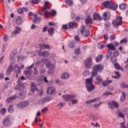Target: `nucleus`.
Listing matches in <instances>:
<instances>
[{"mask_svg":"<svg viewBox=\"0 0 128 128\" xmlns=\"http://www.w3.org/2000/svg\"><path fill=\"white\" fill-rule=\"evenodd\" d=\"M96 76V66H94L93 67V70L92 72V77L90 78H86L85 80L86 88L87 89L88 92H92L96 86L92 84V78Z\"/></svg>","mask_w":128,"mask_h":128,"instance_id":"obj_1","label":"nucleus"},{"mask_svg":"<svg viewBox=\"0 0 128 128\" xmlns=\"http://www.w3.org/2000/svg\"><path fill=\"white\" fill-rule=\"evenodd\" d=\"M49 4L50 3L48 1L45 2L44 7L42 8V10L44 12V16L46 18H48V16H50V14H51L52 16H54L56 14V12L54 10H51L50 13L48 12V10H50V7L48 6Z\"/></svg>","mask_w":128,"mask_h":128,"instance_id":"obj_2","label":"nucleus"},{"mask_svg":"<svg viewBox=\"0 0 128 128\" xmlns=\"http://www.w3.org/2000/svg\"><path fill=\"white\" fill-rule=\"evenodd\" d=\"M63 100H64L70 101L72 100V104H78V100L74 99L76 98V95L74 94H66L62 96Z\"/></svg>","mask_w":128,"mask_h":128,"instance_id":"obj_3","label":"nucleus"},{"mask_svg":"<svg viewBox=\"0 0 128 128\" xmlns=\"http://www.w3.org/2000/svg\"><path fill=\"white\" fill-rule=\"evenodd\" d=\"M112 24L114 28H118V26L122 24V18L120 16H116V20L112 21Z\"/></svg>","mask_w":128,"mask_h":128,"instance_id":"obj_4","label":"nucleus"},{"mask_svg":"<svg viewBox=\"0 0 128 128\" xmlns=\"http://www.w3.org/2000/svg\"><path fill=\"white\" fill-rule=\"evenodd\" d=\"M86 104L87 105L90 104L93 106V108H96V98L86 101Z\"/></svg>","mask_w":128,"mask_h":128,"instance_id":"obj_5","label":"nucleus"},{"mask_svg":"<svg viewBox=\"0 0 128 128\" xmlns=\"http://www.w3.org/2000/svg\"><path fill=\"white\" fill-rule=\"evenodd\" d=\"M28 16H33L34 18V20H33V22L34 24H36V22H40V20H42V19L40 18H38L37 14H32V12H30L28 14Z\"/></svg>","mask_w":128,"mask_h":128,"instance_id":"obj_6","label":"nucleus"},{"mask_svg":"<svg viewBox=\"0 0 128 128\" xmlns=\"http://www.w3.org/2000/svg\"><path fill=\"white\" fill-rule=\"evenodd\" d=\"M86 26H82V28L80 29V32L83 34L84 36H85L86 38L88 36H90V30H88V29H86Z\"/></svg>","mask_w":128,"mask_h":128,"instance_id":"obj_7","label":"nucleus"},{"mask_svg":"<svg viewBox=\"0 0 128 128\" xmlns=\"http://www.w3.org/2000/svg\"><path fill=\"white\" fill-rule=\"evenodd\" d=\"M92 66V58H89L85 60L84 66L86 68H90Z\"/></svg>","mask_w":128,"mask_h":128,"instance_id":"obj_8","label":"nucleus"},{"mask_svg":"<svg viewBox=\"0 0 128 128\" xmlns=\"http://www.w3.org/2000/svg\"><path fill=\"white\" fill-rule=\"evenodd\" d=\"M108 106L111 110H114V108H118L120 106V105H118V104L114 101H111L110 102H108Z\"/></svg>","mask_w":128,"mask_h":128,"instance_id":"obj_9","label":"nucleus"},{"mask_svg":"<svg viewBox=\"0 0 128 128\" xmlns=\"http://www.w3.org/2000/svg\"><path fill=\"white\" fill-rule=\"evenodd\" d=\"M31 90L32 92H34L36 90L40 93V96H42L44 94V92L42 90H40V91L38 90V88H36V86H34V84L32 83L31 85Z\"/></svg>","mask_w":128,"mask_h":128,"instance_id":"obj_10","label":"nucleus"},{"mask_svg":"<svg viewBox=\"0 0 128 128\" xmlns=\"http://www.w3.org/2000/svg\"><path fill=\"white\" fill-rule=\"evenodd\" d=\"M4 126H10L12 124V122H10V118L8 116L6 117L4 119L3 122H2Z\"/></svg>","mask_w":128,"mask_h":128,"instance_id":"obj_11","label":"nucleus"},{"mask_svg":"<svg viewBox=\"0 0 128 128\" xmlns=\"http://www.w3.org/2000/svg\"><path fill=\"white\" fill-rule=\"evenodd\" d=\"M20 32H22V29L20 28V27H16L15 30L12 32L11 36H16V34H20Z\"/></svg>","mask_w":128,"mask_h":128,"instance_id":"obj_12","label":"nucleus"},{"mask_svg":"<svg viewBox=\"0 0 128 128\" xmlns=\"http://www.w3.org/2000/svg\"><path fill=\"white\" fill-rule=\"evenodd\" d=\"M23 88H24V84L22 82L18 83V82H17V85L15 86L14 90H23Z\"/></svg>","mask_w":128,"mask_h":128,"instance_id":"obj_13","label":"nucleus"},{"mask_svg":"<svg viewBox=\"0 0 128 128\" xmlns=\"http://www.w3.org/2000/svg\"><path fill=\"white\" fill-rule=\"evenodd\" d=\"M26 106H28V101L20 102L18 104V108H26Z\"/></svg>","mask_w":128,"mask_h":128,"instance_id":"obj_14","label":"nucleus"},{"mask_svg":"<svg viewBox=\"0 0 128 128\" xmlns=\"http://www.w3.org/2000/svg\"><path fill=\"white\" fill-rule=\"evenodd\" d=\"M46 68H50V70L48 72V73H52L54 72L53 68H54V64H52L50 62H48V64H46Z\"/></svg>","mask_w":128,"mask_h":128,"instance_id":"obj_15","label":"nucleus"},{"mask_svg":"<svg viewBox=\"0 0 128 128\" xmlns=\"http://www.w3.org/2000/svg\"><path fill=\"white\" fill-rule=\"evenodd\" d=\"M13 70H14V64H10L6 70V74H12V72Z\"/></svg>","mask_w":128,"mask_h":128,"instance_id":"obj_16","label":"nucleus"},{"mask_svg":"<svg viewBox=\"0 0 128 128\" xmlns=\"http://www.w3.org/2000/svg\"><path fill=\"white\" fill-rule=\"evenodd\" d=\"M102 4L104 8H108L110 10V6H112V2L109 1H106L103 2Z\"/></svg>","mask_w":128,"mask_h":128,"instance_id":"obj_17","label":"nucleus"},{"mask_svg":"<svg viewBox=\"0 0 128 128\" xmlns=\"http://www.w3.org/2000/svg\"><path fill=\"white\" fill-rule=\"evenodd\" d=\"M56 92V88L54 87H49L47 90V92L48 94H52Z\"/></svg>","mask_w":128,"mask_h":128,"instance_id":"obj_18","label":"nucleus"},{"mask_svg":"<svg viewBox=\"0 0 128 128\" xmlns=\"http://www.w3.org/2000/svg\"><path fill=\"white\" fill-rule=\"evenodd\" d=\"M38 80L40 82H44L46 83L48 82V80L46 76H40L38 78Z\"/></svg>","mask_w":128,"mask_h":128,"instance_id":"obj_19","label":"nucleus"},{"mask_svg":"<svg viewBox=\"0 0 128 128\" xmlns=\"http://www.w3.org/2000/svg\"><path fill=\"white\" fill-rule=\"evenodd\" d=\"M118 7V6L117 4L112 2L109 10H116Z\"/></svg>","mask_w":128,"mask_h":128,"instance_id":"obj_20","label":"nucleus"},{"mask_svg":"<svg viewBox=\"0 0 128 128\" xmlns=\"http://www.w3.org/2000/svg\"><path fill=\"white\" fill-rule=\"evenodd\" d=\"M86 24H92V16L88 15L86 18L85 20Z\"/></svg>","mask_w":128,"mask_h":128,"instance_id":"obj_21","label":"nucleus"},{"mask_svg":"<svg viewBox=\"0 0 128 128\" xmlns=\"http://www.w3.org/2000/svg\"><path fill=\"white\" fill-rule=\"evenodd\" d=\"M106 46L108 48V50H116V47L112 44H107Z\"/></svg>","mask_w":128,"mask_h":128,"instance_id":"obj_22","label":"nucleus"},{"mask_svg":"<svg viewBox=\"0 0 128 128\" xmlns=\"http://www.w3.org/2000/svg\"><path fill=\"white\" fill-rule=\"evenodd\" d=\"M110 16V14L108 12H105L103 14V19L104 20H110V18L108 17Z\"/></svg>","mask_w":128,"mask_h":128,"instance_id":"obj_23","label":"nucleus"},{"mask_svg":"<svg viewBox=\"0 0 128 128\" xmlns=\"http://www.w3.org/2000/svg\"><path fill=\"white\" fill-rule=\"evenodd\" d=\"M16 99V95H14L12 97L8 98L6 100V102H10Z\"/></svg>","mask_w":128,"mask_h":128,"instance_id":"obj_24","label":"nucleus"},{"mask_svg":"<svg viewBox=\"0 0 128 128\" xmlns=\"http://www.w3.org/2000/svg\"><path fill=\"white\" fill-rule=\"evenodd\" d=\"M104 66L102 64H98L96 66V72H102V70L104 68Z\"/></svg>","mask_w":128,"mask_h":128,"instance_id":"obj_25","label":"nucleus"},{"mask_svg":"<svg viewBox=\"0 0 128 128\" xmlns=\"http://www.w3.org/2000/svg\"><path fill=\"white\" fill-rule=\"evenodd\" d=\"M16 24H22V18L18 16L17 18H16Z\"/></svg>","mask_w":128,"mask_h":128,"instance_id":"obj_26","label":"nucleus"},{"mask_svg":"<svg viewBox=\"0 0 128 128\" xmlns=\"http://www.w3.org/2000/svg\"><path fill=\"white\" fill-rule=\"evenodd\" d=\"M112 80H106L103 82H102V84L103 86H108L110 84H112Z\"/></svg>","mask_w":128,"mask_h":128,"instance_id":"obj_27","label":"nucleus"},{"mask_svg":"<svg viewBox=\"0 0 128 128\" xmlns=\"http://www.w3.org/2000/svg\"><path fill=\"white\" fill-rule=\"evenodd\" d=\"M69 77H70V74H68V73L64 72L62 74L61 78H62V80H66V78H69Z\"/></svg>","mask_w":128,"mask_h":128,"instance_id":"obj_28","label":"nucleus"},{"mask_svg":"<svg viewBox=\"0 0 128 128\" xmlns=\"http://www.w3.org/2000/svg\"><path fill=\"white\" fill-rule=\"evenodd\" d=\"M40 48H46L47 50H50V46L48 44H40Z\"/></svg>","mask_w":128,"mask_h":128,"instance_id":"obj_29","label":"nucleus"},{"mask_svg":"<svg viewBox=\"0 0 128 128\" xmlns=\"http://www.w3.org/2000/svg\"><path fill=\"white\" fill-rule=\"evenodd\" d=\"M41 62H42V66H44V64H48V58H43L41 60Z\"/></svg>","mask_w":128,"mask_h":128,"instance_id":"obj_30","label":"nucleus"},{"mask_svg":"<svg viewBox=\"0 0 128 128\" xmlns=\"http://www.w3.org/2000/svg\"><path fill=\"white\" fill-rule=\"evenodd\" d=\"M68 26L69 28H74L76 26V22H71L69 23Z\"/></svg>","mask_w":128,"mask_h":128,"instance_id":"obj_31","label":"nucleus"},{"mask_svg":"<svg viewBox=\"0 0 128 128\" xmlns=\"http://www.w3.org/2000/svg\"><path fill=\"white\" fill-rule=\"evenodd\" d=\"M24 74H26L27 78H28V76H30V74H32V70H28L24 72Z\"/></svg>","mask_w":128,"mask_h":128,"instance_id":"obj_32","label":"nucleus"},{"mask_svg":"<svg viewBox=\"0 0 128 128\" xmlns=\"http://www.w3.org/2000/svg\"><path fill=\"white\" fill-rule=\"evenodd\" d=\"M98 48L100 50H102V48H104L105 46H104V44H102V42H100L98 44Z\"/></svg>","mask_w":128,"mask_h":128,"instance_id":"obj_33","label":"nucleus"},{"mask_svg":"<svg viewBox=\"0 0 128 128\" xmlns=\"http://www.w3.org/2000/svg\"><path fill=\"white\" fill-rule=\"evenodd\" d=\"M14 70L17 72L18 74H20V72H22V70H20V68L19 66H18V65L14 66Z\"/></svg>","mask_w":128,"mask_h":128,"instance_id":"obj_34","label":"nucleus"},{"mask_svg":"<svg viewBox=\"0 0 128 128\" xmlns=\"http://www.w3.org/2000/svg\"><path fill=\"white\" fill-rule=\"evenodd\" d=\"M48 32L50 36H52V34H54V29L53 28H50L48 29Z\"/></svg>","mask_w":128,"mask_h":128,"instance_id":"obj_35","label":"nucleus"},{"mask_svg":"<svg viewBox=\"0 0 128 128\" xmlns=\"http://www.w3.org/2000/svg\"><path fill=\"white\" fill-rule=\"evenodd\" d=\"M102 54H101L97 56L96 62H102Z\"/></svg>","mask_w":128,"mask_h":128,"instance_id":"obj_36","label":"nucleus"},{"mask_svg":"<svg viewBox=\"0 0 128 128\" xmlns=\"http://www.w3.org/2000/svg\"><path fill=\"white\" fill-rule=\"evenodd\" d=\"M115 76H112L114 78H119L120 76V72H115Z\"/></svg>","mask_w":128,"mask_h":128,"instance_id":"obj_37","label":"nucleus"},{"mask_svg":"<svg viewBox=\"0 0 128 128\" xmlns=\"http://www.w3.org/2000/svg\"><path fill=\"white\" fill-rule=\"evenodd\" d=\"M124 100H126V92H122V96H121L120 100L121 102L124 101Z\"/></svg>","mask_w":128,"mask_h":128,"instance_id":"obj_38","label":"nucleus"},{"mask_svg":"<svg viewBox=\"0 0 128 128\" xmlns=\"http://www.w3.org/2000/svg\"><path fill=\"white\" fill-rule=\"evenodd\" d=\"M119 8L120 10H126V5L124 4H122L120 5Z\"/></svg>","mask_w":128,"mask_h":128,"instance_id":"obj_39","label":"nucleus"},{"mask_svg":"<svg viewBox=\"0 0 128 128\" xmlns=\"http://www.w3.org/2000/svg\"><path fill=\"white\" fill-rule=\"evenodd\" d=\"M26 80V77L22 76L18 80V84H20V82H22V80Z\"/></svg>","mask_w":128,"mask_h":128,"instance_id":"obj_40","label":"nucleus"},{"mask_svg":"<svg viewBox=\"0 0 128 128\" xmlns=\"http://www.w3.org/2000/svg\"><path fill=\"white\" fill-rule=\"evenodd\" d=\"M66 2L68 6H72V0H66Z\"/></svg>","mask_w":128,"mask_h":128,"instance_id":"obj_41","label":"nucleus"},{"mask_svg":"<svg viewBox=\"0 0 128 128\" xmlns=\"http://www.w3.org/2000/svg\"><path fill=\"white\" fill-rule=\"evenodd\" d=\"M96 80H97V84H100L102 82V80L100 78V76H97Z\"/></svg>","mask_w":128,"mask_h":128,"instance_id":"obj_42","label":"nucleus"},{"mask_svg":"<svg viewBox=\"0 0 128 128\" xmlns=\"http://www.w3.org/2000/svg\"><path fill=\"white\" fill-rule=\"evenodd\" d=\"M40 2V0H31L30 2L32 4H38Z\"/></svg>","mask_w":128,"mask_h":128,"instance_id":"obj_43","label":"nucleus"},{"mask_svg":"<svg viewBox=\"0 0 128 128\" xmlns=\"http://www.w3.org/2000/svg\"><path fill=\"white\" fill-rule=\"evenodd\" d=\"M45 102H46V101L44 100V98H42V100H40L38 102L39 104H41L42 106V104H44Z\"/></svg>","mask_w":128,"mask_h":128,"instance_id":"obj_44","label":"nucleus"},{"mask_svg":"<svg viewBox=\"0 0 128 128\" xmlns=\"http://www.w3.org/2000/svg\"><path fill=\"white\" fill-rule=\"evenodd\" d=\"M44 100H45V102H50V100H52V98L46 97V98H44Z\"/></svg>","mask_w":128,"mask_h":128,"instance_id":"obj_45","label":"nucleus"},{"mask_svg":"<svg viewBox=\"0 0 128 128\" xmlns=\"http://www.w3.org/2000/svg\"><path fill=\"white\" fill-rule=\"evenodd\" d=\"M14 56H16V54L14 52H12L10 54V60H12L14 59Z\"/></svg>","mask_w":128,"mask_h":128,"instance_id":"obj_46","label":"nucleus"},{"mask_svg":"<svg viewBox=\"0 0 128 128\" xmlns=\"http://www.w3.org/2000/svg\"><path fill=\"white\" fill-rule=\"evenodd\" d=\"M120 87L122 88H128V84H126L124 83H122L121 84H120Z\"/></svg>","mask_w":128,"mask_h":128,"instance_id":"obj_47","label":"nucleus"},{"mask_svg":"<svg viewBox=\"0 0 128 128\" xmlns=\"http://www.w3.org/2000/svg\"><path fill=\"white\" fill-rule=\"evenodd\" d=\"M74 53L76 54H80V49L78 48L77 49L75 50Z\"/></svg>","mask_w":128,"mask_h":128,"instance_id":"obj_48","label":"nucleus"},{"mask_svg":"<svg viewBox=\"0 0 128 128\" xmlns=\"http://www.w3.org/2000/svg\"><path fill=\"white\" fill-rule=\"evenodd\" d=\"M114 66L116 70H120V64H114Z\"/></svg>","mask_w":128,"mask_h":128,"instance_id":"obj_49","label":"nucleus"},{"mask_svg":"<svg viewBox=\"0 0 128 128\" xmlns=\"http://www.w3.org/2000/svg\"><path fill=\"white\" fill-rule=\"evenodd\" d=\"M111 60L112 63L116 62V56H112L111 57Z\"/></svg>","mask_w":128,"mask_h":128,"instance_id":"obj_50","label":"nucleus"},{"mask_svg":"<svg viewBox=\"0 0 128 128\" xmlns=\"http://www.w3.org/2000/svg\"><path fill=\"white\" fill-rule=\"evenodd\" d=\"M50 53L48 52L45 51L43 52V56L47 57L48 56Z\"/></svg>","mask_w":128,"mask_h":128,"instance_id":"obj_51","label":"nucleus"},{"mask_svg":"<svg viewBox=\"0 0 128 128\" xmlns=\"http://www.w3.org/2000/svg\"><path fill=\"white\" fill-rule=\"evenodd\" d=\"M8 110L9 112H14V108H12V106H9Z\"/></svg>","mask_w":128,"mask_h":128,"instance_id":"obj_52","label":"nucleus"},{"mask_svg":"<svg viewBox=\"0 0 128 128\" xmlns=\"http://www.w3.org/2000/svg\"><path fill=\"white\" fill-rule=\"evenodd\" d=\"M126 42H128V40H126V38L122 39L120 42V44H126Z\"/></svg>","mask_w":128,"mask_h":128,"instance_id":"obj_53","label":"nucleus"},{"mask_svg":"<svg viewBox=\"0 0 128 128\" xmlns=\"http://www.w3.org/2000/svg\"><path fill=\"white\" fill-rule=\"evenodd\" d=\"M6 44H2V52H6Z\"/></svg>","mask_w":128,"mask_h":128,"instance_id":"obj_54","label":"nucleus"},{"mask_svg":"<svg viewBox=\"0 0 128 128\" xmlns=\"http://www.w3.org/2000/svg\"><path fill=\"white\" fill-rule=\"evenodd\" d=\"M48 110V108L46 107L45 108L42 109V114H44L45 112H46Z\"/></svg>","mask_w":128,"mask_h":128,"instance_id":"obj_55","label":"nucleus"},{"mask_svg":"<svg viewBox=\"0 0 128 128\" xmlns=\"http://www.w3.org/2000/svg\"><path fill=\"white\" fill-rule=\"evenodd\" d=\"M42 66V61L38 60L36 62V66Z\"/></svg>","mask_w":128,"mask_h":128,"instance_id":"obj_56","label":"nucleus"},{"mask_svg":"<svg viewBox=\"0 0 128 128\" xmlns=\"http://www.w3.org/2000/svg\"><path fill=\"white\" fill-rule=\"evenodd\" d=\"M18 14H22L24 12V9L23 8H19L18 10Z\"/></svg>","mask_w":128,"mask_h":128,"instance_id":"obj_57","label":"nucleus"},{"mask_svg":"<svg viewBox=\"0 0 128 128\" xmlns=\"http://www.w3.org/2000/svg\"><path fill=\"white\" fill-rule=\"evenodd\" d=\"M90 74V72L88 70H86L84 72H83V75L84 76H86Z\"/></svg>","mask_w":128,"mask_h":128,"instance_id":"obj_58","label":"nucleus"},{"mask_svg":"<svg viewBox=\"0 0 128 128\" xmlns=\"http://www.w3.org/2000/svg\"><path fill=\"white\" fill-rule=\"evenodd\" d=\"M18 60H24L26 58V57H24V56H18Z\"/></svg>","mask_w":128,"mask_h":128,"instance_id":"obj_59","label":"nucleus"},{"mask_svg":"<svg viewBox=\"0 0 128 128\" xmlns=\"http://www.w3.org/2000/svg\"><path fill=\"white\" fill-rule=\"evenodd\" d=\"M68 27V26L66 24H64L62 26V30H66Z\"/></svg>","mask_w":128,"mask_h":128,"instance_id":"obj_60","label":"nucleus"},{"mask_svg":"<svg viewBox=\"0 0 128 128\" xmlns=\"http://www.w3.org/2000/svg\"><path fill=\"white\" fill-rule=\"evenodd\" d=\"M96 20H102V16H100V15H98V14H96Z\"/></svg>","mask_w":128,"mask_h":128,"instance_id":"obj_61","label":"nucleus"},{"mask_svg":"<svg viewBox=\"0 0 128 128\" xmlns=\"http://www.w3.org/2000/svg\"><path fill=\"white\" fill-rule=\"evenodd\" d=\"M46 72V69L42 68L40 70V74H44Z\"/></svg>","mask_w":128,"mask_h":128,"instance_id":"obj_62","label":"nucleus"},{"mask_svg":"<svg viewBox=\"0 0 128 128\" xmlns=\"http://www.w3.org/2000/svg\"><path fill=\"white\" fill-rule=\"evenodd\" d=\"M58 106V108H60H60H62V106H64V104L62 102H60L58 106Z\"/></svg>","mask_w":128,"mask_h":128,"instance_id":"obj_63","label":"nucleus"},{"mask_svg":"<svg viewBox=\"0 0 128 128\" xmlns=\"http://www.w3.org/2000/svg\"><path fill=\"white\" fill-rule=\"evenodd\" d=\"M118 56V52L115 51L114 53V56H115V58H116V56Z\"/></svg>","mask_w":128,"mask_h":128,"instance_id":"obj_64","label":"nucleus"}]
</instances>
